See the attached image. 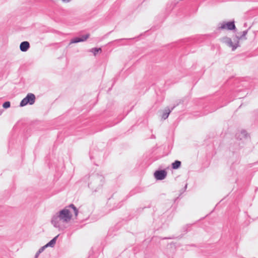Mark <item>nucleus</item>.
I'll return each mask as SVG.
<instances>
[{
  "instance_id": "1",
  "label": "nucleus",
  "mask_w": 258,
  "mask_h": 258,
  "mask_svg": "<svg viewBox=\"0 0 258 258\" xmlns=\"http://www.w3.org/2000/svg\"><path fill=\"white\" fill-rule=\"evenodd\" d=\"M72 217V215L67 207L54 215L51 222L54 227L61 229L71 221Z\"/></svg>"
},
{
  "instance_id": "2",
  "label": "nucleus",
  "mask_w": 258,
  "mask_h": 258,
  "mask_svg": "<svg viewBox=\"0 0 258 258\" xmlns=\"http://www.w3.org/2000/svg\"><path fill=\"white\" fill-rule=\"evenodd\" d=\"M90 180L88 186L94 191H97L101 189L104 183V177L97 173L92 175Z\"/></svg>"
},
{
  "instance_id": "3",
  "label": "nucleus",
  "mask_w": 258,
  "mask_h": 258,
  "mask_svg": "<svg viewBox=\"0 0 258 258\" xmlns=\"http://www.w3.org/2000/svg\"><path fill=\"white\" fill-rule=\"evenodd\" d=\"M35 96L32 93H28L26 96L22 99L20 103V106L23 107L27 104L32 105L35 103Z\"/></svg>"
},
{
  "instance_id": "4",
  "label": "nucleus",
  "mask_w": 258,
  "mask_h": 258,
  "mask_svg": "<svg viewBox=\"0 0 258 258\" xmlns=\"http://www.w3.org/2000/svg\"><path fill=\"white\" fill-rule=\"evenodd\" d=\"M221 41L229 47H231L232 51L235 50L239 46V41L237 40L236 42L234 44L231 39L228 37L222 38Z\"/></svg>"
},
{
  "instance_id": "5",
  "label": "nucleus",
  "mask_w": 258,
  "mask_h": 258,
  "mask_svg": "<svg viewBox=\"0 0 258 258\" xmlns=\"http://www.w3.org/2000/svg\"><path fill=\"white\" fill-rule=\"evenodd\" d=\"M229 30H234L236 29L234 21H230L228 22H223L219 27V29H225Z\"/></svg>"
},
{
  "instance_id": "6",
  "label": "nucleus",
  "mask_w": 258,
  "mask_h": 258,
  "mask_svg": "<svg viewBox=\"0 0 258 258\" xmlns=\"http://www.w3.org/2000/svg\"><path fill=\"white\" fill-rule=\"evenodd\" d=\"M154 176L157 180H163L167 176V172L165 170H158L154 172Z\"/></svg>"
},
{
  "instance_id": "7",
  "label": "nucleus",
  "mask_w": 258,
  "mask_h": 258,
  "mask_svg": "<svg viewBox=\"0 0 258 258\" xmlns=\"http://www.w3.org/2000/svg\"><path fill=\"white\" fill-rule=\"evenodd\" d=\"M89 34H87L82 36L81 37H75L71 39L70 44L85 41L89 37Z\"/></svg>"
},
{
  "instance_id": "8",
  "label": "nucleus",
  "mask_w": 258,
  "mask_h": 258,
  "mask_svg": "<svg viewBox=\"0 0 258 258\" xmlns=\"http://www.w3.org/2000/svg\"><path fill=\"white\" fill-rule=\"evenodd\" d=\"M30 43L28 41H23L20 43V49L22 52L27 51L30 48Z\"/></svg>"
},
{
  "instance_id": "9",
  "label": "nucleus",
  "mask_w": 258,
  "mask_h": 258,
  "mask_svg": "<svg viewBox=\"0 0 258 258\" xmlns=\"http://www.w3.org/2000/svg\"><path fill=\"white\" fill-rule=\"evenodd\" d=\"M175 107V106H173L171 109H169V107L165 108V109L163 110L162 118L163 119H166V118H167L170 112L172 111V110L174 109Z\"/></svg>"
},
{
  "instance_id": "10",
  "label": "nucleus",
  "mask_w": 258,
  "mask_h": 258,
  "mask_svg": "<svg viewBox=\"0 0 258 258\" xmlns=\"http://www.w3.org/2000/svg\"><path fill=\"white\" fill-rule=\"evenodd\" d=\"M248 31V29H247L245 31H243L241 33V35H237L236 36V38L237 39V40L239 41V40H246L247 38L246 37V35L247 34Z\"/></svg>"
},
{
  "instance_id": "11",
  "label": "nucleus",
  "mask_w": 258,
  "mask_h": 258,
  "mask_svg": "<svg viewBox=\"0 0 258 258\" xmlns=\"http://www.w3.org/2000/svg\"><path fill=\"white\" fill-rule=\"evenodd\" d=\"M58 235L54 237L53 239H52L49 242H48L45 245L47 247H53L56 243V239L58 237Z\"/></svg>"
},
{
  "instance_id": "12",
  "label": "nucleus",
  "mask_w": 258,
  "mask_h": 258,
  "mask_svg": "<svg viewBox=\"0 0 258 258\" xmlns=\"http://www.w3.org/2000/svg\"><path fill=\"white\" fill-rule=\"evenodd\" d=\"M181 163L180 161L175 160L172 163V168L173 169H177L179 168L181 166Z\"/></svg>"
},
{
  "instance_id": "13",
  "label": "nucleus",
  "mask_w": 258,
  "mask_h": 258,
  "mask_svg": "<svg viewBox=\"0 0 258 258\" xmlns=\"http://www.w3.org/2000/svg\"><path fill=\"white\" fill-rule=\"evenodd\" d=\"M90 52H92L94 55H96L97 53L99 52H101L102 49L101 48H93L90 50Z\"/></svg>"
},
{
  "instance_id": "14",
  "label": "nucleus",
  "mask_w": 258,
  "mask_h": 258,
  "mask_svg": "<svg viewBox=\"0 0 258 258\" xmlns=\"http://www.w3.org/2000/svg\"><path fill=\"white\" fill-rule=\"evenodd\" d=\"M68 207L72 208L74 211L75 215L76 216H77V215L78 214V210L77 208L75 206V205L74 204H70Z\"/></svg>"
},
{
  "instance_id": "15",
  "label": "nucleus",
  "mask_w": 258,
  "mask_h": 258,
  "mask_svg": "<svg viewBox=\"0 0 258 258\" xmlns=\"http://www.w3.org/2000/svg\"><path fill=\"white\" fill-rule=\"evenodd\" d=\"M247 136V134L246 132L244 130H242L239 134H236V137H242L243 138H246Z\"/></svg>"
},
{
  "instance_id": "16",
  "label": "nucleus",
  "mask_w": 258,
  "mask_h": 258,
  "mask_svg": "<svg viewBox=\"0 0 258 258\" xmlns=\"http://www.w3.org/2000/svg\"><path fill=\"white\" fill-rule=\"evenodd\" d=\"M10 106L11 103L9 101H6L3 104V107L6 109L9 108Z\"/></svg>"
},
{
  "instance_id": "17",
  "label": "nucleus",
  "mask_w": 258,
  "mask_h": 258,
  "mask_svg": "<svg viewBox=\"0 0 258 258\" xmlns=\"http://www.w3.org/2000/svg\"><path fill=\"white\" fill-rule=\"evenodd\" d=\"M47 247L46 246V245H45L44 246L41 247L39 250H38V251L39 252H40V253L41 252H42L45 249V248H46Z\"/></svg>"
},
{
  "instance_id": "18",
  "label": "nucleus",
  "mask_w": 258,
  "mask_h": 258,
  "mask_svg": "<svg viewBox=\"0 0 258 258\" xmlns=\"http://www.w3.org/2000/svg\"><path fill=\"white\" fill-rule=\"evenodd\" d=\"M40 254V252H39V251H38L36 254H35V258H37L38 256H39V255Z\"/></svg>"
},
{
  "instance_id": "19",
  "label": "nucleus",
  "mask_w": 258,
  "mask_h": 258,
  "mask_svg": "<svg viewBox=\"0 0 258 258\" xmlns=\"http://www.w3.org/2000/svg\"><path fill=\"white\" fill-rule=\"evenodd\" d=\"M71 0H62V1L63 2V3H69L71 1Z\"/></svg>"
},
{
  "instance_id": "20",
  "label": "nucleus",
  "mask_w": 258,
  "mask_h": 258,
  "mask_svg": "<svg viewBox=\"0 0 258 258\" xmlns=\"http://www.w3.org/2000/svg\"><path fill=\"white\" fill-rule=\"evenodd\" d=\"M125 39H117L115 40V41H117V42H119V41H121L123 40H124Z\"/></svg>"
},
{
  "instance_id": "21",
  "label": "nucleus",
  "mask_w": 258,
  "mask_h": 258,
  "mask_svg": "<svg viewBox=\"0 0 258 258\" xmlns=\"http://www.w3.org/2000/svg\"><path fill=\"white\" fill-rule=\"evenodd\" d=\"M186 187H187V184L185 185V187L186 188Z\"/></svg>"
}]
</instances>
